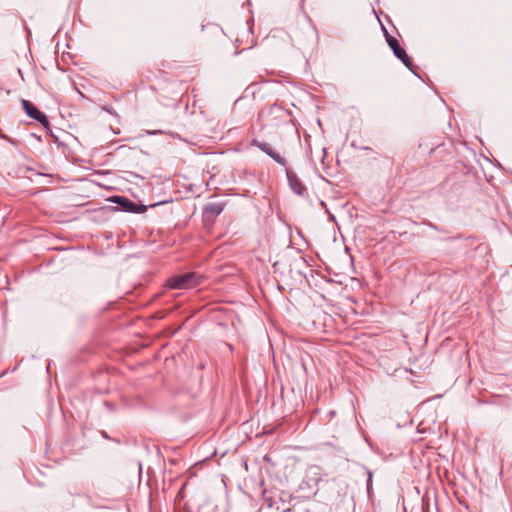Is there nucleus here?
<instances>
[{
  "mask_svg": "<svg viewBox=\"0 0 512 512\" xmlns=\"http://www.w3.org/2000/svg\"><path fill=\"white\" fill-rule=\"evenodd\" d=\"M202 276L196 272H187L184 274L174 275L168 279L167 285L171 289L183 290L191 289L200 284Z\"/></svg>",
  "mask_w": 512,
  "mask_h": 512,
  "instance_id": "f257e3e1",
  "label": "nucleus"
},
{
  "mask_svg": "<svg viewBox=\"0 0 512 512\" xmlns=\"http://www.w3.org/2000/svg\"><path fill=\"white\" fill-rule=\"evenodd\" d=\"M110 201L118 204L121 210L125 212L143 213L146 211L145 205H138L124 196H112Z\"/></svg>",
  "mask_w": 512,
  "mask_h": 512,
  "instance_id": "f03ea898",
  "label": "nucleus"
},
{
  "mask_svg": "<svg viewBox=\"0 0 512 512\" xmlns=\"http://www.w3.org/2000/svg\"><path fill=\"white\" fill-rule=\"evenodd\" d=\"M21 103L24 111L30 118H33L34 120L38 121L41 125H43L46 128L49 127V120L47 116L43 112H41L34 104L25 99H23Z\"/></svg>",
  "mask_w": 512,
  "mask_h": 512,
  "instance_id": "7ed1b4c3",
  "label": "nucleus"
},
{
  "mask_svg": "<svg viewBox=\"0 0 512 512\" xmlns=\"http://www.w3.org/2000/svg\"><path fill=\"white\" fill-rule=\"evenodd\" d=\"M387 42L394 55L410 70L412 71V61L407 55L406 51L400 46L398 40L392 36L387 37Z\"/></svg>",
  "mask_w": 512,
  "mask_h": 512,
  "instance_id": "20e7f679",
  "label": "nucleus"
},
{
  "mask_svg": "<svg viewBox=\"0 0 512 512\" xmlns=\"http://www.w3.org/2000/svg\"><path fill=\"white\" fill-rule=\"evenodd\" d=\"M253 145L258 147L262 152L271 157L279 165L284 167L287 165L286 159L281 156L269 143L254 140Z\"/></svg>",
  "mask_w": 512,
  "mask_h": 512,
  "instance_id": "39448f33",
  "label": "nucleus"
},
{
  "mask_svg": "<svg viewBox=\"0 0 512 512\" xmlns=\"http://www.w3.org/2000/svg\"><path fill=\"white\" fill-rule=\"evenodd\" d=\"M286 176L291 190L297 195L304 196L307 192V189L299 177L288 169L286 170Z\"/></svg>",
  "mask_w": 512,
  "mask_h": 512,
  "instance_id": "423d86ee",
  "label": "nucleus"
},
{
  "mask_svg": "<svg viewBox=\"0 0 512 512\" xmlns=\"http://www.w3.org/2000/svg\"><path fill=\"white\" fill-rule=\"evenodd\" d=\"M224 210V204L222 202L209 203L205 207V214L211 216H218Z\"/></svg>",
  "mask_w": 512,
  "mask_h": 512,
  "instance_id": "0eeeda50",
  "label": "nucleus"
},
{
  "mask_svg": "<svg viewBox=\"0 0 512 512\" xmlns=\"http://www.w3.org/2000/svg\"><path fill=\"white\" fill-rule=\"evenodd\" d=\"M372 487V473L368 471V478H367V491L370 492V489Z\"/></svg>",
  "mask_w": 512,
  "mask_h": 512,
  "instance_id": "6e6552de",
  "label": "nucleus"
},
{
  "mask_svg": "<svg viewBox=\"0 0 512 512\" xmlns=\"http://www.w3.org/2000/svg\"><path fill=\"white\" fill-rule=\"evenodd\" d=\"M159 131H154V132H149V134L151 135H155L156 133H158Z\"/></svg>",
  "mask_w": 512,
  "mask_h": 512,
  "instance_id": "1a4fd4ad",
  "label": "nucleus"
}]
</instances>
